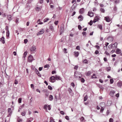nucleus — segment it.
<instances>
[{"label":"nucleus","instance_id":"obj_1","mask_svg":"<svg viewBox=\"0 0 122 122\" xmlns=\"http://www.w3.org/2000/svg\"><path fill=\"white\" fill-rule=\"evenodd\" d=\"M82 75L80 72L77 71L75 72L74 77L75 78H77L79 77L80 78L82 76Z\"/></svg>","mask_w":122,"mask_h":122},{"label":"nucleus","instance_id":"obj_2","mask_svg":"<svg viewBox=\"0 0 122 122\" xmlns=\"http://www.w3.org/2000/svg\"><path fill=\"white\" fill-rule=\"evenodd\" d=\"M100 17L99 16H97L94 18L93 22L95 23L98 21L100 20Z\"/></svg>","mask_w":122,"mask_h":122},{"label":"nucleus","instance_id":"obj_3","mask_svg":"<svg viewBox=\"0 0 122 122\" xmlns=\"http://www.w3.org/2000/svg\"><path fill=\"white\" fill-rule=\"evenodd\" d=\"M45 31V30L43 29H41L39 32L37 33L36 34L37 35H40L43 34Z\"/></svg>","mask_w":122,"mask_h":122},{"label":"nucleus","instance_id":"obj_4","mask_svg":"<svg viewBox=\"0 0 122 122\" xmlns=\"http://www.w3.org/2000/svg\"><path fill=\"white\" fill-rule=\"evenodd\" d=\"M55 76H53L50 77L49 81L52 82H54L55 81Z\"/></svg>","mask_w":122,"mask_h":122},{"label":"nucleus","instance_id":"obj_5","mask_svg":"<svg viewBox=\"0 0 122 122\" xmlns=\"http://www.w3.org/2000/svg\"><path fill=\"white\" fill-rule=\"evenodd\" d=\"M104 18V19L107 22H109L111 21V19L108 16L105 17Z\"/></svg>","mask_w":122,"mask_h":122},{"label":"nucleus","instance_id":"obj_6","mask_svg":"<svg viewBox=\"0 0 122 122\" xmlns=\"http://www.w3.org/2000/svg\"><path fill=\"white\" fill-rule=\"evenodd\" d=\"M33 57L32 56H29L28 57V61L29 62H31L33 60Z\"/></svg>","mask_w":122,"mask_h":122},{"label":"nucleus","instance_id":"obj_7","mask_svg":"<svg viewBox=\"0 0 122 122\" xmlns=\"http://www.w3.org/2000/svg\"><path fill=\"white\" fill-rule=\"evenodd\" d=\"M44 109H45L46 110H47V109L50 110L51 108L50 105L47 106V105H45L44 106Z\"/></svg>","mask_w":122,"mask_h":122},{"label":"nucleus","instance_id":"obj_8","mask_svg":"<svg viewBox=\"0 0 122 122\" xmlns=\"http://www.w3.org/2000/svg\"><path fill=\"white\" fill-rule=\"evenodd\" d=\"M55 78V79L56 80H61V78L58 76H57V75H56L54 76Z\"/></svg>","mask_w":122,"mask_h":122},{"label":"nucleus","instance_id":"obj_9","mask_svg":"<svg viewBox=\"0 0 122 122\" xmlns=\"http://www.w3.org/2000/svg\"><path fill=\"white\" fill-rule=\"evenodd\" d=\"M93 13L92 11L88 12V15L90 17H92L93 16Z\"/></svg>","mask_w":122,"mask_h":122},{"label":"nucleus","instance_id":"obj_10","mask_svg":"<svg viewBox=\"0 0 122 122\" xmlns=\"http://www.w3.org/2000/svg\"><path fill=\"white\" fill-rule=\"evenodd\" d=\"M8 112L9 114V115L11 116L12 113V110L10 108H9L8 109Z\"/></svg>","mask_w":122,"mask_h":122},{"label":"nucleus","instance_id":"obj_11","mask_svg":"<svg viewBox=\"0 0 122 122\" xmlns=\"http://www.w3.org/2000/svg\"><path fill=\"white\" fill-rule=\"evenodd\" d=\"M115 93V92L113 90H112L110 92V95L111 97H113L114 96V94Z\"/></svg>","mask_w":122,"mask_h":122},{"label":"nucleus","instance_id":"obj_12","mask_svg":"<svg viewBox=\"0 0 122 122\" xmlns=\"http://www.w3.org/2000/svg\"><path fill=\"white\" fill-rule=\"evenodd\" d=\"M91 73V72L90 71H88L85 73V74L86 76H89Z\"/></svg>","mask_w":122,"mask_h":122},{"label":"nucleus","instance_id":"obj_13","mask_svg":"<svg viewBox=\"0 0 122 122\" xmlns=\"http://www.w3.org/2000/svg\"><path fill=\"white\" fill-rule=\"evenodd\" d=\"M100 106L101 107H105L106 106L104 102H101L100 104Z\"/></svg>","mask_w":122,"mask_h":122},{"label":"nucleus","instance_id":"obj_14","mask_svg":"<svg viewBox=\"0 0 122 122\" xmlns=\"http://www.w3.org/2000/svg\"><path fill=\"white\" fill-rule=\"evenodd\" d=\"M74 55L75 57H77L78 56L79 54L78 52L75 51L74 52Z\"/></svg>","mask_w":122,"mask_h":122},{"label":"nucleus","instance_id":"obj_15","mask_svg":"<svg viewBox=\"0 0 122 122\" xmlns=\"http://www.w3.org/2000/svg\"><path fill=\"white\" fill-rule=\"evenodd\" d=\"M36 49V48L35 46H32L30 49V51H34Z\"/></svg>","mask_w":122,"mask_h":122},{"label":"nucleus","instance_id":"obj_16","mask_svg":"<svg viewBox=\"0 0 122 122\" xmlns=\"http://www.w3.org/2000/svg\"><path fill=\"white\" fill-rule=\"evenodd\" d=\"M0 41L1 42H2L3 44H4L5 43V42L4 40V37L3 36L0 39Z\"/></svg>","mask_w":122,"mask_h":122},{"label":"nucleus","instance_id":"obj_17","mask_svg":"<svg viewBox=\"0 0 122 122\" xmlns=\"http://www.w3.org/2000/svg\"><path fill=\"white\" fill-rule=\"evenodd\" d=\"M60 28L61 31L60 34H61V33L63 32L64 30V27L63 26H61L60 27Z\"/></svg>","mask_w":122,"mask_h":122},{"label":"nucleus","instance_id":"obj_18","mask_svg":"<svg viewBox=\"0 0 122 122\" xmlns=\"http://www.w3.org/2000/svg\"><path fill=\"white\" fill-rule=\"evenodd\" d=\"M121 52V51L119 49H117V50L116 53L117 54H120Z\"/></svg>","mask_w":122,"mask_h":122},{"label":"nucleus","instance_id":"obj_19","mask_svg":"<svg viewBox=\"0 0 122 122\" xmlns=\"http://www.w3.org/2000/svg\"><path fill=\"white\" fill-rule=\"evenodd\" d=\"M37 22L39 24L41 25L43 24V22L41 21L40 20V19H39L38 20Z\"/></svg>","mask_w":122,"mask_h":122},{"label":"nucleus","instance_id":"obj_20","mask_svg":"<svg viewBox=\"0 0 122 122\" xmlns=\"http://www.w3.org/2000/svg\"><path fill=\"white\" fill-rule=\"evenodd\" d=\"M78 19L80 18V19L79 20L80 21H82L83 20V17L81 15H79L78 17Z\"/></svg>","mask_w":122,"mask_h":122},{"label":"nucleus","instance_id":"obj_21","mask_svg":"<svg viewBox=\"0 0 122 122\" xmlns=\"http://www.w3.org/2000/svg\"><path fill=\"white\" fill-rule=\"evenodd\" d=\"M97 27L98 28H99L101 30H102V25L100 24L98 25L97 26Z\"/></svg>","mask_w":122,"mask_h":122},{"label":"nucleus","instance_id":"obj_22","mask_svg":"<svg viewBox=\"0 0 122 122\" xmlns=\"http://www.w3.org/2000/svg\"><path fill=\"white\" fill-rule=\"evenodd\" d=\"M49 99L50 101H52L53 99V96L51 95H50L49 96Z\"/></svg>","mask_w":122,"mask_h":122},{"label":"nucleus","instance_id":"obj_23","mask_svg":"<svg viewBox=\"0 0 122 122\" xmlns=\"http://www.w3.org/2000/svg\"><path fill=\"white\" fill-rule=\"evenodd\" d=\"M84 11V9L83 8L79 10V12L81 14L83 13Z\"/></svg>","mask_w":122,"mask_h":122},{"label":"nucleus","instance_id":"obj_24","mask_svg":"<svg viewBox=\"0 0 122 122\" xmlns=\"http://www.w3.org/2000/svg\"><path fill=\"white\" fill-rule=\"evenodd\" d=\"M117 85L118 86L120 87L122 86V82H118L117 84Z\"/></svg>","mask_w":122,"mask_h":122},{"label":"nucleus","instance_id":"obj_25","mask_svg":"<svg viewBox=\"0 0 122 122\" xmlns=\"http://www.w3.org/2000/svg\"><path fill=\"white\" fill-rule=\"evenodd\" d=\"M11 18L12 17L11 15H7V18L9 20H12Z\"/></svg>","mask_w":122,"mask_h":122},{"label":"nucleus","instance_id":"obj_26","mask_svg":"<svg viewBox=\"0 0 122 122\" xmlns=\"http://www.w3.org/2000/svg\"><path fill=\"white\" fill-rule=\"evenodd\" d=\"M109 43L108 42H106L105 44V45L106 46H104L103 48H106V49H107V46L109 45Z\"/></svg>","mask_w":122,"mask_h":122},{"label":"nucleus","instance_id":"obj_27","mask_svg":"<svg viewBox=\"0 0 122 122\" xmlns=\"http://www.w3.org/2000/svg\"><path fill=\"white\" fill-rule=\"evenodd\" d=\"M100 11L102 13H104L105 11L104 9L103 8H101L100 9Z\"/></svg>","mask_w":122,"mask_h":122},{"label":"nucleus","instance_id":"obj_28","mask_svg":"<svg viewBox=\"0 0 122 122\" xmlns=\"http://www.w3.org/2000/svg\"><path fill=\"white\" fill-rule=\"evenodd\" d=\"M92 78H97V77L96 76V75L95 74H93V75L92 76H91Z\"/></svg>","mask_w":122,"mask_h":122},{"label":"nucleus","instance_id":"obj_29","mask_svg":"<svg viewBox=\"0 0 122 122\" xmlns=\"http://www.w3.org/2000/svg\"><path fill=\"white\" fill-rule=\"evenodd\" d=\"M49 20V19L48 18H45L43 20V21L44 22H45L48 21Z\"/></svg>","mask_w":122,"mask_h":122},{"label":"nucleus","instance_id":"obj_30","mask_svg":"<svg viewBox=\"0 0 122 122\" xmlns=\"http://www.w3.org/2000/svg\"><path fill=\"white\" fill-rule=\"evenodd\" d=\"M83 62L85 64H87L88 63L87 60L86 59L83 60Z\"/></svg>","mask_w":122,"mask_h":122},{"label":"nucleus","instance_id":"obj_31","mask_svg":"<svg viewBox=\"0 0 122 122\" xmlns=\"http://www.w3.org/2000/svg\"><path fill=\"white\" fill-rule=\"evenodd\" d=\"M112 103V102L110 101H108L107 102V104L108 105H110Z\"/></svg>","mask_w":122,"mask_h":122},{"label":"nucleus","instance_id":"obj_32","mask_svg":"<svg viewBox=\"0 0 122 122\" xmlns=\"http://www.w3.org/2000/svg\"><path fill=\"white\" fill-rule=\"evenodd\" d=\"M87 95H86L85 97H84V101H86L87 99Z\"/></svg>","mask_w":122,"mask_h":122},{"label":"nucleus","instance_id":"obj_33","mask_svg":"<svg viewBox=\"0 0 122 122\" xmlns=\"http://www.w3.org/2000/svg\"><path fill=\"white\" fill-rule=\"evenodd\" d=\"M81 81L82 83H84L85 81L84 79L83 78H81Z\"/></svg>","mask_w":122,"mask_h":122},{"label":"nucleus","instance_id":"obj_34","mask_svg":"<svg viewBox=\"0 0 122 122\" xmlns=\"http://www.w3.org/2000/svg\"><path fill=\"white\" fill-rule=\"evenodd\" d=\"M117 42L115 43L114 44H113L114 46L113 47H117Z\"/></svg>","mask_w":122,"mask_h":122},{"label":"nucleus","instance_id":"obj_35","mask_svg":"<svg viewBox=\"0 0 122 122\" xmlns=\"http://www.w3.org/2000/svg\"><path fill=\"white\" fill-rule=\"evenodd\" d=\"M36 74H37L39 76H40V73L37 70H36Z\"/></svg>","mask_w":122,"mask_h":122},{"label":"nucleus","instance_id":"obj_36","mask_svg":"<svg viewBox=\"0 0 122 122\" xmlns=\"http://www.w3.org/2000/svg\"><path fill=\"white\" fill-rule=\"evenodd\" d=\"M95 47H96L97 48V49L98 50H99L100 49V46L98 45H96L94 46Z\"/></svg>","mask_w":122,"mask_h":122},{"label":"nucleus","instance_id":"obj_37","mask_svg":"<svg viewBox=\"0 0 122 122\" xmlns=\"http://www.w3.org/2000/svg\"><path fill=\"white\" fill-rule=\"evenodd\" d=\"M22 99L21 98H19L18 99V101L19 103H20L21 102Z\"/></svg>","mask_w":122,"mask_h":122},{"label":"nucleus","instance_id":"obj_38","mask_svg":"<svg viewBox=\"0 0 122 122\" xmlns=\"http://www.w3.org/2000/svg\"><path fill=\"white\" fill-rule=\"evenodd\" d=\"M41 7H37L36 8V10L37 11V10H41Z\"/></svg>","mask_w":122,"mask_h":122},{"label":"nucleus","instance_id":"obj_39","mask_svg":"<svg viewBox=\"0 0 122 122\" xmlns=\"http://www.w3.org/2000/svg\"><path fill=\"white\" fill-rule=\"evenodd\" d=\"M50 66L49 64H46L44 66V67L45 68H48Z\"/></svg>","mask_w":122,"mask_h":122},{"label":"nucleus","instance_id":"obj_40","mask_svg":"<svg viewBox=\"0 0 122 122\" xmlns=\"http://www.w3.org/2000/svg\"><path fill=\"white\" fill-rule=\"evenodd\" d=\"M48 88L49 89L51 90H52V87L50 85L48 86Z\"/></svg>","mask_w":122,"mask_h":122},{"label":"nucleus","instance_id":"obj_41","mask_svg":"<svg viewBox=\"0 0 122 122\" xmlns=\"http://www.w3.org/2000/svg\"><path fill=\"white\" fill-rule=\"evenodd\" d=\"M113 81H114L112 79H110V83H111V84L113 83Z\"/></svg>","mask_w":122,"mask_h":122},{"label":"nucleus","instance_id":"obj_42","mask_svg":"<svg viewBox=\"0 0 122 122\" xmlns=\"http://www.w3.org/2000/svg\"><path fill=\"white\" fill-rule=\"evenodd\" d=\"M28 40L26 39H25L24 40V43L25 44L26 43H27L28 42Z\"/></svg>","mask_w":122,"mask_h":122},{"label":"nucleus","instance_id":"obj_43","mask_svg":"<svg viewBox=\"0 0 122 122\" xmlns=\"http://www.w3.org/2000/svg\"><path fill=\"white\" fill-rule=\"evenodd\" d=\"M78 68V66L77 65H76L74 67V69L77 70Z\"/></svg>","mask_w":122,"mask_h":122},{"label":"nucleus","instance_id":"obj_44","mask_svg":"<svg viewBox=\"0 0 122 122\" xmlns=\"http://www.w3.org/2000/svg\"><path fill=\"white\" fill-rule=\"evenodd\" d=\"M27 51H26L23 54V56H24V57H25L26 56V55H27Z\"/></svg>","mask_w":122,"mask_h":122},{"label":"nucleus","instance_id":"obj_45","mask_svg":"<svg viewBox=\"0 0 122 122\" xmlns=\"http://www.w3.org/2000/svg\"><path fill=\"white\" fill-rule=\"evenodd\" d=\"M93 24V21L92 20H91L90 21L89 23V24L90 25H92Z\"/></svg>","mask_w":122,"mask_h":122},{"label":"nucleus","instance_id":"obj_46","mask_svg":"<svg viewBox=\"0 0 122 122\" xmlns=\"http://www.w3.org/2000/svg\"><path fill=\"white\" fill-rule=\"evenodd\" d=\"M82 34L83 36H84L85 35V36H86V32H85V31L83 32L82 33Z\"/></svg>","mask_w":122,"mask_h":122},{"label":"nucleus","instance_id":"obj_47","mask_svg":"<svg viewBox=\"0 0 122 122\" xmlns=\"http://www.w3.org/2000/svg\"><path fill=\"white\" fill-rule=\"evenodd\" d=\"M9 36V31H6V36Z\"/></svg>","mask_w":122,"mask_h":122},{"label":"nucleus","instance_id":"obj_48","mask_svg":"<svg viewBox=\"0 0 122 122\" xmlns=\"http://www.w3.org/2000/svg\"><path fill=\"white\" fill-rule=\"evenodd\" d=\"M78 29L79 30H81V27L80 25H78Z\"/></svg>","mask_w":122,"mask_h":122},{"label":"nucleus","instance_id":"obj_49","mask_svg":"<svg viewBox=\"0 0 122 122\" xmlns=\"http://www.w3.org/2000/svg\"><path fill=\"white\" fill-rule=\"evenodd\" d=\"M104 110V109L103 108V107H101V108L100 110V112H102Z\"/></svg>","mask_w":122,"mask_h":122},{"label":"nucleus","instance_id":"obj_50","mask_svg":"<svg viewBox=\"0 0 122 122\" xmlns=\"http://www.w3.org/2000/svg\"><path fill=\"white\" fill-rule=\"evenodd\" d=\"M113 119L112 118H110L109 119V122H113Z\"/></svg>","mask_w":122,"mask_h":122},{"label":"nucleus","instance_id":"obj_51","mask_svg":"<svg viewBox=\"0 0 122 122\" xmlns=\"http://www.w3.org/2000/svg\"><path fill=\"white\" fill-rule=\"evenodd\" d=\"M67 49L66 48H64L63 49V51L65 53H67V52L66 51Z\"/></svg>","mask_w":122,"mask_h":122},{"label":"nucleus","instance_id":"obj_52","mask_svg":"<svg viewBox=\"0 0 122 122\" xmlns=\"http://www.w3.org/2000/svg\"><path fill=\"white\" fill-rule=\"evenodd\" d=\"M99 53V51H98L96 50L95 51V54H97Z\"/></svg>","mask_w":122,"mask_h":122},{"label":"nucleus","instance_id":"obj_53","mask_svg":"<svg viewBox=\"0 0 122 122\" xmlns=\"http://www.w3.org/2000/svg\"><path fill=\"white\" fill-rule=\"evenodd\" d=\"M5 30H6L7 31H9L8 27L7 26H6Z\"/></svg>","mask_w":122,"mask_h":122},{"label":"nucleus","instance_id":"obj_54","mask_svg":"<svg viewBox=\"0 0 122 122\" xmlns=\"http://www.w3.org/2000/svg\"><path fill=\"white\" fill-rule=\"evenodd\" d=\"M65 118L67 120H69V118L68 116H66L65 117Z\"/></svg>","mask_w":122,"mask_h":122},{"label":"nucleus","instance_id":"obj_55","mask_svg":"<svg viewBox=\"0 0 122 122\" xmlns=\"http://www.w3.org/2000/svg\"><path fill=\"white\" fill-rule=\"evenodd\" d=\"M104 53L106 54V55H109V53L107 51H105V52Z\"/></svg>","mask_w":122,"mask_h":122},{"label":"nucleus","instance_id":"obj_56","mask_svg":"<svg viewBox=\"0 0 122 122\" xmlns=\"http://www.w3.org/2000/svg\"><path fill=\"white\" fill-rule=\"evenodd\" d=\"M71 85L73 87H74L75 86V85L73 82H72L71 84Z\"/></svg>","mask_w":122,"mask_h":122},{"label":"nucleus","instance_id":"obj_57","mask_svg":"<svg viewBox=\"0 0 122 122\" xmlns=\"http://www.w3.org/2000/svg\"><path fill=\"white\" fill-rule=\"evenodd\" d=\"M76 50H80V47L79 46H77L76 47Z\"/></svg>","mask_w":122,"mask_h":122},{"label":"nucleus","instance_id":"obj_58","mask_svg":"<svg viewBox=\"0 0 122 122\" xmlns=\"http://www.w3.org/2000/svg\"><path fill=\"white\" fill-rule=\"evenodd\" d=\"M60 113L61 114H62L63 115H64L65 114L64 112L63 111H61L60 112Z\"/></svg>","mask_w":122,"mask_h":122},{"label":"nucleus","instance_id":"obj_59","mask_svg":"<svg viewBox=\"0 0 122 122\" xmlns=\"http://www.w3.org/2000/svg\"><path fill=\"white\" fill-rule=\"evenodd\" d=\"M58 23V21H55L54 23L56 25H57Z\"/></svg>","mask_w":122,"mask_h":122},{"label":"nucleus","instance_id":"obj_60","mask_svg":"<svg viewBox=\"0 0 122 122\" xmlns=\"http://www.w3.org/2000/svg\"><path fill=\"white\" fill-rule=\"evenodd\" d=\"M84 118L83 117H81L80 118V120L81 121H82L84 120Z\"/></svg>","mask_w":122,"mask_h":122},{"label":"nucleus","instance_id":"obj_61","mask_svg":"<svg viewBox=\"0 0 122 122\" xmlns=\"http://www.w3.org/2000/svg\"><path fill=\"white\" fill-rule=\"evenodd\" d=\"M99 5L101 7H103L104 6V5L102 4H100Z\"/></svg>","mask_w":122,"mask_h":122},{"label":"nucleus","instance_id":"obj_62","mask_svg":"<svg viewBox=\"0 0 122 122\" xmlns=\"http://www.w3.org/2000/svg\"><path fill=\"white\" fill-rule=\"evenodd\" d=\"M18 83V81L16 80H15V84H16Z\"/></svg>","mask_w":122,"mask_h":122},{"label":"nucleus","instance_id":"obj_63","mask_svg":"<svg viewBox=\"0 0 122 122\" xmlns=\"http://www.w3.org/2000/svg\"><path fill=\"white\" fill-rule=\"evenodd\" d=\"M50 122H55L53 119H51L50 118Z\"/></svg>","mask_w":122,"mask_h":122},{"label":"nucleus","instance_id":"obj_64","mask_svg":"<svg viewBox=\"0 0 122 122\" xmlns=\"http://www.w3.org/2000/svg\"><path fill=\"white\" fill-rule=\"evenodd\" d=\"M103 60L104 61L106 62H107V58L106 57H104V58Z\"/></svg>","mask_w":122,"mask_h":122}]
</instances>
